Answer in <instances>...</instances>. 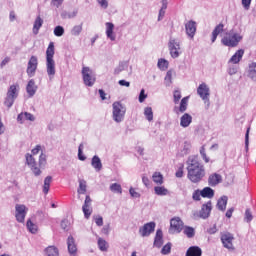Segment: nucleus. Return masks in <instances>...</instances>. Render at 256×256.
<instances>
[{
  "label": "nucleus",
  "instance_id": "obj_1",
  "mask_svg": "<svg viewBox=\"0 0 256 256\" xmlns=\"http://www.w3.org/2000/svg\"><path fill=\"white\" fill-rule=\"evenodd\" d=\"M187 177L191 183H200L205 177V166L201 164L198 156H192L188 160Z\"/></svg>",
  "mask_w": 256,
  "mask_h": 256
},
{
  "label": "nucleus",
  "instance_id": "obj_2",
  "mask_svg": "<svg viewBox=\"0 0 256 256\" xmlns=\"http://www.w3.org/2000/svg\"><path fill=\"white\" fill-rule=\"evenodd\" d=\"M53 57H55V43L50 42L46 50V71L50 80L55 77L56 73Z\"/></svg>",
  "mask_w": 256,
  "mask_h": 256
},
{
  "label": "nucleus",
  "instance_id": "obj_3",
  "mask_svg": "<svg viewBox=\"0 0 256 256\" xmlns=\"http://www.w3.org/2000/svg\"><path fill=\"white\" fill-rule=\"evenodd\" d=\"M242 39L243 36H240L239 33L230 31L224 35V37L221 39V43L225 47H237V45L241 43Z\"/></svg>",
  "mask_w": 256,
  "mask_h": 256
},
{
  "label": "nucleus",
  "instance_id": "obj_4",
  "mask_svg": "<svg viewBox=\"0 0 256 256\" xmlns=\"http://www.w3.org/2000/svg\"><path fill=\"white\" fill-rule=\"evenodd\" d=\"M125 107L120 102L113 103V118L116 123H121L123 117H125Z\"/></svg>",
  "mask_w": 256,
  "mask_h": 256
},
{
  "label": "nucleus",
  "instance_id": "obj_5",
  "mask_svg": "<svg viewBox=\"0 0 256 256\" xmlns=\"http://www.w3.org/2000/svg\"><path fill=\"white\" fill-rule=\"evenodd\" d=\"M221 243L225 249H228V251H233L235 249V246L233 245V241H235V237L233 234L229 232H225L221 235Z\"/></svg>",
  "mask_w": 256,
  "mask_h": 256
},
{
  "label": "nucleus",
  "instance_id": "obj_6",
  "mask_svg": "<svg viewBox=\"0 0 256 256\" xmlns=\"http://www.w3.org/2000/svg\"><path fill=\"white\" fill-rule=\"evenodd\" d=\"M82 75L84 84L87 85V87H93V85H95V77H93V71H91L89 67L82 68Z\"/></svg>",
  "mask_w": 256,
  "mask_h": 256
},
{
  "label": "nucleus",
  "instance_id": "obj_7",
  "mask_svg": "<svg viewBox=\"0 0 256 256\" xmlns=\"http://www.w3.org/2000/svg\"><path fill=\"white\" fill-rule=\"evenodd\" d=\"M170 55L173 59H177L181 53V44L176 39H170L169 44Z\"/></svg>",
  "mask_w": 256,
  "mask_h": 256
},
{
  "label": "nucleus",
  "instance_id": "obj_8",
  "mask_svg": "<svg viewBox=\"0 0 256 256\" xmlns=\"http://www.w3.org/2000/svg\"><path fill=\"white\" fill-rule=\"evenodd\" d=\"M15 209H16L15 217L18 223H25V217L27 216V211H29L27 206L23 204H16Z\"/></svg>",
  "mask_w": 256,
  "mask_h": 256
},
{
  "label": "nucleus",
  "instance_id": "obj_9",
  "mask_svg": "<svg viewBox=\"0 0 256 256\" xmlns=\"http://www.w3.org/2000/svg\"><path fill=\"white\" fill-rule=\"evenodd\" d=\"M170 233H181L183 231V220L179 217H174L170 220Z\"/></svg>",
  "mask_w": 256,
  "mask_h": 256
},
{
  "label": "nucleus",
  "instance_id": "obj_10",
  "mask_svg": "<svg viewBox=\"0 0 256 256\" xmlns=\"http://www.w3.org/2000/svg\"><path fill=\"white\" fill-rule=\"evenodd\" d=\"M26 163L36 177H39V175H41V169L37 167V162L35 161L33 154H26Z\"/></svg>",
  "mask_w": 256,
  "mask_h": 256
},
{
  "label": "nucleus",
  "instance_id": "obj_11",
  "mask_svg": "<svg viewBox=\"0 0 256 256\" xmlns=\"http://www.w3.org/2000/svg\"><path fill=\"white\" fill-rule=\"evenodd\" d=\"M197 93L199 97H201V99L205 101V103H207V106L209 107V86H207V84L205 83L200 84L197 88Z\"/></svg>",
  "mask_w": 256,
  "mask_h": 256
},
{
  "label": "nucleus",
  "instance_id": "obj_12",
  "mask_svg": "<svg viewBox=\"0 0 256 256\" xmlns=\"http://www.w3.org/2000/svg\"><path fill=\"white\" fill-rule=\"evenodd\" d=\"M37 65H39V62H38L36 56H31L28 61V66H27V70H26L28 77L35 76V72L37 71Z\"/></svg>",
  "mask_w": 256,
  "mask_h": 256
},
{
  "label": "nucleus",
  "instance_id": "obj_13",
  "mask_svg": "<svg viewBox=\"0 0 256 256\" xmlns=\"http://www.w3.org/2000/svg\"><path fill=\"white\" fill-rule=\"evenodd\" d=\"M155 231V222H149L140 227L139 233L142 237H149Z\"/></svg>",
  "mask_w": 256,
  "mask_h": 256
},
{
  "label": "nucleus",
  "instance_id": "obj_14",
  "mask_svg": "<svg viewBox=\"0 0 256 256\" xmlns=\"http://www.w3.org/2000/svg\"><path fill=\"white\" fill-rule=\"evenodd\" d=\"M91 197L89 195L86 196L84 205L82 206V211L84 213L85 219H89L91 214L93 213V208H91Z\"/></svg>",
  "mask_w": 256,
  "mask_h": 256
},
{
  "label": "nucleus",
  "instance_id": "obj_15",
  "mask_svg": "<svg viewBox=\"0 0 256 256\" xmlns=\"http://www.w3.org/2000/svg\"><path fill=\"white\" fill-rule=\"evenodd\" d=\"M213 209V203L208 201L206 204L202 205V209L200 211V217L202 219H207L209 215H211V210Z\"/></svg>",
  "mask_w": 256,
  "mask_h": 256
},
{
  "label": "nucleus",
  "instance_id": "obj_16",
  "mask_svg": "<svg viewBox=\"0 0 256 256\" xmlns=\"http://www.w3.org/2000/svg\"><path fill=\"white\" fill-rule=\"evenodd\" d=\"M223 181V177L218 173H213L208 177V185L210 187H217Z\"/></svg>",
  "mask_w": 256,
  "mask_h": 256
},
{
  "label": "nucleus",
  "instance_id": "obj_17",
  "mask_svg": "<svg viewBox=\"0 0 256 256\" xmlns=\"http://www.w3.org/2000/svg\"><path fill=\"white\" fill-rule=\"evenodd\" d=\"M186 33L188 37H195V33L197 32V24L194 21H189L185 25Z\"/></svg>",
  "mask_w": 256,
  "mask_h": 256
},
{
  "label": "nucleus",
  "instance_id": "obj_18",
  "mask_svg": "<svg viewBox=\"0 0 256 256\" xmlns=\"http://www.w3.org/2000/svg\"><path fill=\"white\" fill-rule=\"evenodd\" d=\"M223 31H225V25H223V23L218 24L214 28L212 32V37H211L212 43H215V41H217V37H219L220 33H223Z\"/></svg>",
  "mask_w": 256,
  "mask_h": 256
},
{
  "label": "nucleus",
  "instance_id": "obj_19",
  "mask_svg": "<svg viewBox=\"0 0 256 256\" xmlns=\"http://www.w3.org/2000/svg\"><path fill=\"white\" fill-rule=\"evenodd\" d=\"M203 250L199 246H191L186 251V256H202Z\"/></svg>",
  "mask_w": 256,
  "mask_h": 256
},
{
  "label": "nucleus",
  "instance_id": "obj_20",
  "mask_svg": "<svg viewBox=\"0 0 256 256\" xmlns=\"http://www.w3.org/2000/svg\"><path fill=\"white\" fill-rule=\"evenodd\" d=\"M193 123V116H191L189 113H185L180 118V125L181 127H189Z\"/></svg>",
  "mask_w": 256,
  "mask_h": 256
},
{
  "label": "nucleus",
  "instance_id": "obj_21",
  "mask_svg": "<svg viewBox=\"0 0 256 256\" xmlns=\"http://www.w3.org/2000/svg\"><path fill=\"white\" fill-rule=\"evenodd\" d=\"M243 55H245V50L240 49L235 52V54L230 58L229 63H233L234 65H237L243 59Z\"/></svg>",
  "mask_w": 256,
  "mask_h": 256
},
{
  "label": "nucleus",
  "instance_id": "obj_22",
  "mask_svg": "<svg viewBox=\"0 0 256 256\" xmlns=\"http://www.w3.org/2000/svg\"><path fill=\"white\" fill-rule=\"evenodd\" d=\"M67 245L70 255H75V253H77V245L75 244V239L73 238V236L68 237Z\"/></svg>",
  "mask_w": 256,
  "mask_h": 256
},
{
  "label": "nucleus",
  "instance_id": "obj_23",
  "mask_svg": "<svg viewBox=\"0 0 256 256\" xmlns=\"http://www.w3.org/2000/svg\"><path fill=\"white\" fill-rule=\"evenodd\" d=\"M201 197L204 199H213L215 197V190L211 187H205L201 190Z\"/></svg>",
  "mask_w": 256,
  "mask_h": 256
},
{
  "label": "nucleus",
  "instance_id": "obj_24",
  "mask_svg": "<svg viewBox=\"0 0 256 256\" xmlns=\"http://www.w3.org/2000/svg\"><path fill=\"white\" fill-rule=\"evenodd\" d=\"M26 91L29 97H33L37 93V86L35 85V80H30L26 86Z\"/></svg>",
  "mask_w": 256,
  "mask_h": 256
},
{
  "label": "nucleus",
  "instance_id": "obj_25",
  "mask_svg": "<svg viewBox=\"0 0 256 256\" xmlns=\"http://www.w3.org/2000/svg\"><path fill=\"white\" fill-rule=\"evenodd\" d=\"M163 246V231L157 230L156 231V236L154 239V247H157L160 249V247Z\"/></svg>",
  "mask_w": 256,
  "mask_h": 256
},
{
  "label": "nucleus",
  "instance_id": "obj_26",
  "mask_svg": "<svg viewBox=\"0 0 256 256\" xmlns=\"http://www.w3.org/2000/svg\"><path fill=\"white\" fill-rule=\"evenodd\" d=\"M113 29H115V25L111 22H107L106 23V35H107L108 39H111V41H115Z\"/></svg>",
  "mask_w": 256,
  "mask_h": 256
},
{
  "label": "nucleus",
  "instance_id": "obj_27",
  "mask_svg": "<svg viewBox=\"0 0 256 256\" xmlns=\"http://www.w3.org/2000/svg\"><path fill=\"white\" fill-rule=\"evenodd\" d=\"M41 27H43V19L41 18V16H38L34 22L33 25V33L34 35H38L39 34V30L41 29Z\"/></svg>",
  "mask_w": 256,
  "mask_h": 256
},
{
  "label": "nucleus",
  "instance_id": "obj_28",
  "mask_svg": "<svg viewBox=\"0 0 256 256\" xmlns=\"http://www.w3.org/2000/svg\"><path fill=\"white\" fill-rule=\"evenodd\" d=\"M91 165L94 167V169H96V171H101V169H103V164L101 163L99 156H94L92 158Z\"/></svg>",
  "mask_w": 256,
  "mask_h": 256
},
{
  "label": "nucleus",
  "instance_id": "obj_29",
  "mask_svg": "<svg viewBox=\"0 0 256 256\" xmlns=\"http://www.w3.org/2000/svg\"><path fill=\"white\" fill-rule=\"evenodd\" d=\"M227 201V196H222L220 199H218L217 207L219 211H225V209H227Z\"/></svg>",
  "mask_w": 256,
  "mask_h": 256
},
{
  "label": "nucleus",
  "instance_id": "obj_30",
  "mask_svg": "<svg viewBox=\"0 0 256 256\" xmlns=\"http://www.w3.org/2000/svg\"><path fill=\"white\" fill-rule=\"evenodd\" d=\"M182 229H183L184 235H186V237H188V239L195 237V228H193L191 226H183Z\"/></svg>",
  "mask_w": 256,
  "mask_h": 256
},
{
  "label": "nucleus",
  "instance_id": "obj_31",
  "mask_svg": "<svg viewBox=\"0 0 256 256\" xmlns=\"http://www.w3.org/2000/svg\"><path fill=\"white\" fill-rule=\"evenodd\" d=\"M188 105H189V96H186L182 98L178 111L180 113H185V111H187Z\"/></svg>",
  "mask_w": 256,
  "mask_h": 256
},
{
  "label": "nucleus",
  "instance_id": "obj_32",
  "mask_svg": "<svg viewBox=\"0 0 256 256\" xmlns=\"http://www.w3.org/2000/svg\"><path fill=\"white\" fill-rule=\"evenodd\" d=\"M46 256H59V249L55 246H48L45 249Z\"/></svg>",
  "mask_w": 256,
  "mask_h": 256
},
{
  "label": "nucleus",
  "instance_id": "obj_33",
  "mask_svg": "<svg viewBox=\"0 0 256 256\" xmlns=\"http://www.w3.org/2000/svg\"><path fill=\"white\" fill-rule=\"evenodd\" d=\"M152 180L156 185H163V174H161V172H154Z\"/></svg>",
  "mask_w": 256,
  "mask_h": 256
},
{
  "label": "nucleus",
  "instance_id": "obj_34",
  "mask_svg": "<svg viewBox=\"0 0 256 256\" xmlns=\"http://www.w3.org/2000/svg\"><path fill=\"white\" fill-rule=\"evenodd\" d=\"M51 181H53V178L51 176H47L44 180L43 193H45V195L49 193V189L51 187Z\"/></svg>",
  "mask_w": 256,
  "mask_h": 256
},
{
  "label": "nucleus",
  "instance_id": "obj_35",
  "mask_svg": "<svg viewBox=\"0 0 256 256\" xmlns=\"http://www.w3.org/2000/svg\"><path fill=\"white\" fill-rule=\"evenodd\" d=\"M51 181H53V178L51 176H47L44 180L43 193H45V195L49 193V189L51 187Z\"/></svg>",
  "mask_w": 256,
  "mask_h": 256
},
{
  "label": "nucleus",
  "instance_id": "obj_36",
  "mask_svg": "<svg viewBox=\"0 0 256 256\" xmlns=\"http://www.w3.org/2000/svg\"><path fill=\"white\" fill-rule=\"evenodd\" d=\"M110 191H112V193H119L121 195V193H123V188H121V184L113 183L110 185Z\"/></svg>",
  "mask_w": 256,
  "mask_h": 256
},
{
  "label": "nucleus",
  "instance_id": "obj_37",
  "mask_svg": "<svg viewBox=\"0 0 256 256\" xmlns=\"http://www.w3.org/2000/svg\"><path fill=\"white\" fill-rule=\"evenodd\" d=\"M78 193L81 195H85V193H87V182L84 180L79 181Z\"/></svg>",
  "mask_w": 256,
  "mask_h": 256
},
{
  "label": "nucleus",
  "instance_id": "obj_38",
  "mask_svg": "<svg viewBox=\"0 0 256 256\" xmlns=\"http://www.w3.org/2000/svg\"><path fill=\"white\" fill-rule=\"evenodd\" d=\"M98 247L100 251H107V249H109V245L107 244V241H105L103 238L98 239Z\"/></svg>",
  "mask_w": 256,
  "mask_h": 256
},
{
  "label": "nucleus",
  "instance_id": "obj_39",
  "mask_svg": "<svg viewBox=\"0 0 256 256\" xmlns=\"http://www.w3.org/2000/svg\"><path fill=\"white\" fill-rule=\"evenodd\" d=\"M154 191L156 195H167V193H169L167 188H165L164 186H156L154 188Z\"/></svg>",
  "mask_w": 256,
  "mask_h": 256
},
{
  "label": "nucleus",
  "instance_id": "obj_40",
  "mask_svg": "<svg viewBox=\"0 0 256 256\" xmlns=\"http://www.w3.org/2000/svg\"><path fill=\"white\" fill-rule=\"evenodd\" d=\"M158 67L161 69V71H166V69H169V62L165 59H159Z\"/></svg>",
  "mask_w": 256,
  "mask_h": 256
},
{
  "label": "nucleus",
  "instance_id": "obj_41",
  "mask_svg": "<svg viewBox=\"0 0 256 256\" xmlns=\"http://www.w3.org/2000/svg\"><path fill=\"white\" fill-rule=\"evenodd\" d=\"M7 95L9 97H13L14 99H17V86L16 85H11L8 92H7Z\"/></svg>",
  "mask_w": 256,
  "mask_h": 256
},
{
  "label": "nucleus",
  "instance_id": "obj_42",
  "mask_svg": "<svg viewBox=\"0 0 256 256\" xmlns=\"http://www.w3.org/2000/svg\"><path fill=\"white\" fill-rule=\"evenodd\" d=\"M162 8L159 11L158 21H161L165 17V9H167V0H162Z\"/></svg>",
  "mask_w": 256,
  "mask_h": 256
},
{
  "label": "nucleus",
  "instance_id": "obj_43",
  "mask_svg": "<svg viewBox=\"0 0 256 256\" xmlns=\"http://www.w3.org/2000/svg\"><path fill=\"white\" fill-rule=\"evenodd\" d=\"M64 34H65V29L62 26H56L54 28V35L56 37H63Z\"/></svg>",
  "mask_w": 256,
  "mask_h": 256
},
{
  "label": "nucleus",
  "instance_id": "obj_44",
  "mask_svg": "<svg viewBox=\"0 0 256 256\" xmlns=\"http://www.w3.org/2000/svg\"><path fill=\"white\" fill-rule=\"evenodd\" d=\"M249 69V76L251 77V79H256V63L253 62L252 64H250Z\"/></svg>",
  "mask_w": 256,
  "mask_h": 256
},
{
  "label": "nucleus",
  "instance_id": "obj_45",
  "mask_svg": "<svg viewBox=\"0 0 256 256\" xmlns=\"http://www.w3.org/2000/svg\"><path fill=\"white\" fill-rule=\"evenodd\" d=\"M144 115L149 121H153V109L151 107L145 108Z\"/></svg>",
  "mask_w": 256,
  "mask_h": 256
},
{
  "label": "nucleus",
  "instance_id": "obj_46",
  "mask_svg": "<svg viewBox=\"0 0 256 256\" xmlns=\"http://www.w3.org/2000/svg\"><path fill=\"white\" fill-rule=\"evenodd\" d=\"M27 229L30 231V233H36L37 232V226L34 224L31 220L27 221Z\"/></svg>",
  "mask_w": 256,
  "mask_h": 256
},
{
  "label": "nucleus",
  "instance_id": "obj_47",
  "mask_svg": "<svg viewBox=\"0 0 256 256\" xmlns=\"http://www.w3.org/2000/svg\"><path fill=\"white\" fill-rule=\"evenodd\" d=\"M171 247V242H168L166 245H164L161 250L162 255H169L171 253Z\"/></svg>",
  "mask_w": 256,
  "mask_h": 256
},
{
  "label": "nucleus",
  "instance_id": "obj_48",
  "mask_svg": "<svg viewBox=\"0 0 256 256\" xmlns=\"http://www.w3.org/2000/svg\"><path fill=\"white\" fill-rule=\"evenodd\" d=\"M13 103H15V98L7 95L4 101V105L10 108V107H13Z\"/></svg>",
  "mask_w": 256,
  "mask_h": 256
},
{
  "label": "nucleus",
  "instance_id": "obj_49",
  "mask_svg": "<svg viewBox=\"0 0 256 256\" xmlns=\"http://www.w3.org/2000/svg\"><path fill=\"white\" fill-rule=\"evenodd\" d=\"M47 165V156L45 154H41L39 157V169H42V167H45Z\"/></svg>",
  "mask_w": 256,
  "mask_h": 256
},
{
  "label": "nucleus",
  "instance_id": "obj_50",
  "mask_svg": "<svg viewBox=\"0 0 256 256\" xmlns=\"http://www.w3.org/2000/svg\"><path fill=\"white\" fill-rule=\"evenodd\" d=\"M184 169H185V165H184V164H180L179 167H178V170H177L176 173H175V176H176L178 179H181V177H183V175H184Z\"/></svg>",
  "mask_w": 256,
  "mask_h": 256
},
{
  "label": "nucleus",
  "instance_id": "obj_51",
  "mask_svg": "<svg viewBox=\"0 0 256 256\" xmlns=\"http://www.w3.org/2000/svg\"><path fill=\"white\" fill-rule=\"evenodd\" d=\"M81 31H83V24L74 26L73 29H72V34L80 35Z\"/></svg>",
  "mask_w": 256,
  "mask_h": 256
},
{
  "label": "nucleus",
  "instance_id": "obj_52",
  "mask_svg": "<svg viewBox=\"0 0 256 256\" xmlns=\"http://www.w3.org/2000/svg\"><path fill=\"white\" fill-rule=\"evenodd\" d=\"M78 159L80 161H85V159H87V157H85V155H83V144H80L78 147Z\"/></svg>",
  "mask_w": 256,
  "mask_h": 256
},
{
  "label": "nucleus",
  "instance_id": "obj_53",
  "mask_svg": "<svg viewBox=\"0 0 256 256\" xmlns=\"http://www.w3.org/2000/svg\"><path fill=\"white\" fill-rule=\"evenodd\" d=\"M173 99H174L175 105H177V103H179V101H181V91L175 90L174 94H173Z\"/></svg>",
  "mask_w": 256,
  "mask_h": 256
},
{
  "label": "nucleus",
  "instance_id": "obj_54",
  "mask_svg": "<svg viewBox=\"0 0 256 256\" xmlns=\"http://www.w3.org/2000/svg\"><path fill=\"white\" fill-rule=\"evenodd\" d=\"M200 155L206 163H209V157L207 156V153H205V146H202L200 149Z\"/></svg>",
  "mask_w": 256,
  "mask_h": 256
},
{
  "label": "nucleus",
  "instance_id": "obj_55",
  "mask_svg": "<svg viewBox=\"0 0 256 256\" xmlns=\"http://www.w3.org/2000/svg\"><path fill=\"white\" fill-rule=\"evenodd\" d=\"M192 199L194 201H201V191L200 190H195L193 192Z\"/></svg>",
  "mask_w": 256,
  "mask_h": 256
},
{
  "label": "nucleus",
  "instance_id": "obj_56",
  "mask_svg": "<svg viewBox=\"0 0 256 256\" xmlns=\"http://www.w3.org/2000/svg\"><path fill=\"white\" fill-rule=\"evenodd\" d=\"M95 223L98 227H103V217L98 215L94 216Z\"/></svg>",
  "mask_w": 256,
  "mask_h": 256
},
{
  "label": "nucleus",
  "instance_id": "obj_57",
  "mask_svg": "<svg viewBox=\"0 0 256 256\" xmlns=\"http://www.w3.org/2000/svg\"><path fill=\"white\" fill-rule=\"evenodd\" d=\"M245 220L247 221V223L253 221V214H251V211L249 209H247L245 212Z\"/></svg>",
  "mask_w": 256,
  "mask_h": 256
},
{
  "label": "nucleus",
  "instance_id": "obj_58",
  "mask_svg": "<svg viewBox=\"0 0 256 256\" xmlns=\"http://www.w3.org/2000/svg\"><path fill=\"white\" fill-rule=\"evenodd\" d=\"M145 99H147V94H145V90L142 89L139 95V103H143Z\"/></svg>",
  "mask_w": 256,
  "mask_h": 256
},
{
  "label": "nucleus",
  "instance_id": "obj_59",
  "mask_svg": "<svg viewBox=\"0 0 256 256\" xmlns=\"http://www.w3.org/2000/svg\"><path fill=\"white\" fill-rule=\"evenodd\" d=\"M24 119H26V121H35V116L29 112H25Z\"/></svg>",
  "mask_w": 256,
  "mask_h": 256
},
{
  "label": "nucleus",
  "instance_id": "obj_60",
  "mask_svg": "<svg viewBox=\"0 0 256 256\" xmlns=\"http://www.w3.org/2000/svg\"><path fill=\"white\" fill-rule=\"evenodd\" d=\"M242 5L246 11H249L251 7V0H242Z\"/></svg>",
  "mask_w": 256,
  "mask_h": 256
},
{
  "label": "nucleus",
  "instance_id": "obj_61",
  "mask_svg": "<svg viewBox=\"0 0 256 256\" xmlns=\"http://www.w3.org/2000/svg\"><path fill=\"white\" fill-rule=\"evenodd\" d=\"M51 5H53L54 7H61V5H63V0H52L51 1Z\"/></svg>",
  "mask_w": 256,
  "mask_h": 256
},
{
  "label": "nucleus",
  "instance_id": "obj_62",
  "mask_svg": "<svg viewBox=\"0 0 256 256\" xmlns=\"http://www.w3.org/2000/svg\"><path fill=\"white\" fill-rule=\"evenodd\" d=\"M249 131H251V128H247L246 135H245L246 149H249Z\"/></svg>",
  "mask_w": 256,
  "mask_h": 256
},
{
  "label": "nucleus",
  "instance_id": "obj_63",
  "mask_svg": "<svg viewBox=\"0 0 256 256\" xmlns=\"http://www.w3.org/2000/svg\"><path fill=\"white\" fill-rule=\"evenodd\" d=\"M119 85L121 86V87H131V83L130 82H128L127 80H119Z\"/></svg>",
  "mask_w": 256,
  "mask_h": 256
},
{
  "label": "nucleus",
  "instance_id": "obj_64",
  "mask_svg": "<svg viewBox=\"0 0 256 256\" xmlns=\"http://www.w3.org/2000/svg\"><path fill=\"white\" fill-rule=\"evenodd\" d=\"M39 151H41V145H36V147L32 149V155H39Z\"/></svg>",
  "mask_w": 256,
  "mask_h": 256
}]
</instances>
